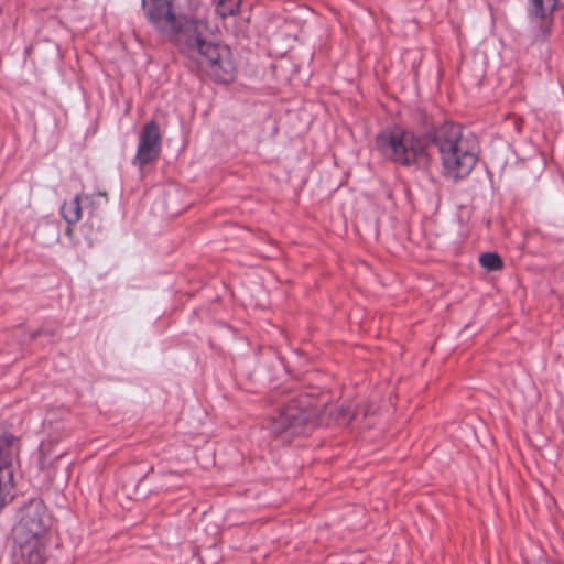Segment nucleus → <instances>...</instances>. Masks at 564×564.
<instances>
[{"instance_id": "obj_15", "label": "nucleus", "mask_w": 564, "mask_h": 564, "mask_svg": "<svg viewBox=\"0 0 564 564\" xmlns=\"http://www.w3.org/2000/svg\"><path fill=\"white\" fill-rule=\"evenodd\" d=\"M356 416V413L351 411L349 406H341L339 409V415L338 417L341 419L344 422L349 423L351 422Z\"/></svg>"}, {"instance_id": "obj_3", "label": "nucleus", "mask_w": 564, "mask_h": 564, "mask_svg": "<svg viewBox=\"0 0 564 564\" xmlns=\"http://www.w3.org/2000/svg\"><path fill=\"white\" fill-rule=\"evenodd\" d=\"M50 528L51 517L44 502L39 498L25 502L13 528L12 564H45Z\"/></svg>"}, {"instance_id": "obj_4", "label": "nucleus", "mask_w": 564, "mask_h": 564, "mask_svg": "<svg viewBox=\"0 0 564 564\" xmlns=\"http://www.w3.org/2000/svg\"><path fill=\"white\" fill-rule=\"evenodd\" d=\"M426 137L414 133L400 127L381 131L376 143L381 152L392 162L405 166H416L426 156Z\"/></svg>"}, {"instance_id": "obj_14", "label": "nucleus", "mask_w": 564, "mask_h": 564, "mask_svg": "<svg viewBox=\"0 0 564 564\" xmlns=\"http://www.w3.org/2000/svg\"><path fill=\"white\" fill-rule=\"evenodd\" d=\"M85 203V206L90 208V212L96 210L100 205L106 204L108 202V196L106 193L98 192L94 194H86L82 196V203Z\"/></svg>"}, {"instance_id": "obj_10", "label": "nucleus", "mask_w": 564, "mask_h": 564, "mask_svg": "<svg viewBox=\"0 0 564 564\" xmlns=\"http://www.w3.org/2000/svg\"><path fill=\"white\" fill-rule=\"evenodd\" d=\"M82 210L83 203L80 195H76L69 202L63 203L61 207V215L68 225V228L66 230L67 234L72 232L70 226L77 224L80 220Z\"/></svg>"}, {"instance_id": "obj_11", "label": "nucleus", "mask_w": 564, "mask_h": 564, "mask_svg": "<svg viewBox=\"0 0 564 564\" xmlns=\"http://www.w3.org/2000/svg\"><path fill=\"white\" fill-rule=\"evenodd\" d=\"M14 473L0 470V511L13 499Z\"/></svg>"}, {"instance_id": "obj_6", "label": "nucleus", "mask_w": 564, "mask_h": 564, "mask_svg": "<svg viewBox=\"0 0 564 564\" xmlns=\"http://www.w3.org/2000/svg\"><path fill=\"white\" fill-rule=\"evenodd\" d=\"M161 153V134L155 121L147 122L141 131L137 154L132 164L142 170L154 162Z\"/></svg>"}, {"instance_id": "obj_2", "label": "nucleus", "mask_w": 564, "mask_h": 564, "mask_svg": "<svg viewBox=\"0 0 564 564\" xmlns=\"http://www.w3.org/2000/svg\"><path fill=\"white\" fill-rule=\"evenodd\" d=\"M430 142L438 151L442 175L452 181L469 176L479 158V144L471 133H464L463 127L444 122L429 133Z\"/></svg>"}, {"instance_id": "obj_8", "label": "nucleus", "mask_w": 564, "mask_h": 564, "mask_svg": "<svg viewBox=\"0 0 564 564\" xmlns=\"http://www.w3.org/2000/svg\"><path fill=\"white\" fill-rule=\"evenodd\" d=\"M142 9L149 22L164 36L180 18L172 10V0H142Z\"/></svg>"}, {"instance_id": "obj_12", "label": "nucleus", "mask_w": 564, "mask_h": 564, "mask_svg": "<svg viewBox=\"0 0 564 564\" xmlns=\"http://www.w3.org/2000/svg\"><path fill=\"white\" fill-rule=\"evenodd\" d=\"M242 0H214L216 12L223 19L239 12Z\"/></svg>"}, {"instance_id": "obj_5", "label": "nucleus", "mask_w": 564, "mask_h": 564, "mask_svg": "<svg viewBox=\"0 0 564 564\" xmlns=\"http://www.w3.org/2000/svg\"><path fill=\"white\" fill-rule=\"evenodd\" d=\"M313 417V412L306 404L297 400H290L279 412L271 416L267 423L268 431L274 436L285 438L305 434Z\"/></svg>"}, {"instance_id": "obj_13", "label": "nucleus", "mask_w": 564, "mask_h": 564, "mask_svg": "<svg viewBox=\"0 0 564 564\" xmlns=\"http://www.w3.org/2000/svg\"><path fill=\"white\" fill-rule=\"evenodd\" d=\"M480 265L488 271L502 269L503 261L497 252H485L479 257Z\"/></svg>"}, {"instance_id": "obj_7", "label": "nucleus", "mask_w": 564, "mask_h": 564, "mask_svg": "<svg viewBox=\"0 0 564 564\" xmlns=\"http://www.w3.org/2000/svg\"><path fill=\"white\" fill-rule=\"evenodd\" d=\"M564 8V0H528L527 13L532 22L539 23L536 40L546 41L552 32L553 14Z\"/></svg>"}, {"instance_id": "obj_1", "label": "nucleus", "mask_w": 564, "mask_h": 564, "mask_svg": "<svg viewBox=\"0 0 564 564\" xmlns=\"http://www.w3.org/2000/svg\"><path fill=\"white\" fill-rule=\"evenodd\" d=\"M209 28L204 20L180 15L173 30L165 36L172 41L180 52L195 57L206 68L209 77L220 84L235 79L236 65L229 46L208 40Z\"/></svg>"}, {"instance_id": "obj_9", "label": "nucleus", "mask_w": 564, "mask_h": 564, "mask_svg": "<svg viewBox=\"0 0 564 564\" xmlns=\"http://www.w3.org/2000/svg\"><path fill=\"white\" fill-rule=\"evenodd\" d=\"M21 441L10 431L0 427V470L14 473L19 466Z\"/></svg>"}, {"instance_id": "obj_16", "label": "nucleus", "mask_w": 564, "mask_h": 564, "mask_svg": "<svg viewBox=\"0 0 564 564\" xmlns=\"http://www.w3.org/2000/svg\"><path fill=\"white\" fill-rule=\"evenodd\" d=\"M42 333H43V330L39 329L37 332L34 333L33 337H36V336L41 335Z\"/></svg>"}]
</instances>
